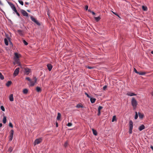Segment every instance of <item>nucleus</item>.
<instances>
[{"mask_svg":"<svg viewBox=\"0 0 153 153\" xmlns=\"http://www.w3.org/2000/svg\"><path fill=\"white\" fill-rule=\"evenodd\" d=\"M131 103L133 107V109H135L137 105V102L134 98L133 97L131 100Z\"/></svg>","mask_w":153,"mask_h":153,"instance_id":"obj_1","label":"nucleus"},{"mask_svg":"<svg viewBox=\"0 0 153 153\" xmlns=\"http://www.w3.org/2000/svg\"><path fill=\"white\" fill-rule=\"evenodd\" d=\"M129 132L130 134H131L133 126V123L132 120H131L129 121Z\"/></svg>","mask_w":153,"mask_h":153,"instance_id":"obj_2","label":"nucleus"},{"mask_svg":"<svg viewBox=\"0 0 153 153\" xmlns=\"http://www.w3.org/2000/svg\"><path fill=\"white\" fill-rule=\"evenodd\" d=\"M42 141V138L36 139L34 141L33 144L34 146L38 144L41 143Z\"/></svg>","mask_w":153,"mask_h":153,"instance_id":"obj_3","label":"nucleus"},{"mask_svg":"<svg viewBox=\"0 0 153 153\" xmlns=\"http://www.w3.org/2000/svg\"><path fill=\"white\" fill-rule=\"evenodd\" d=\"M33 81L31 80V81L30 82V86H33L37 81V79L35 77H33Z\"/></svg>","mask_w":153,"mask_h":153,"instance_id":"obj_4","label":"nucleus"},{"mask_svg":"<svg viewBox=\"0 0 153 153\" xmlns=\"http://www.w3.org/2000/svg\"><path fill=\"white\" fill-rule=\"evenodd\" d=\"M14 131L13 130H11L10 132V135L9 136V140L11 141L12 140Z\"/></svg>","mask_w":153,"mask_h":153,"instance_id":"obj_5","label":"nucleus"},{"mask_svg":"<svg viewBox=\"0 0 153 153\" xmlns=\"http://www.w3.org/2000/svg\"><path fill=\"white\" fill-rule=\"evenodd\" d=\"M21 12L22 15L28 17V13L25 10H21Z\"/></svg>","mask_w":153,"mask_h":153,"instance_id":"obj_6","label":"nucleus"},{"mask_svg":"<svg viewBox=\"0 0 153 153\" xmlns=\"http://www.w3.org/2000/svg\"><path fill=\"white\" fill-rule=\"evenodd\" d=\"M19 68H16L14 71V72L13 73V75L14 76H16V75H17L18 74L19 72Z\"/></svg>","mask_w":153,"mask_h":153,"instance_id":"obj_7","label":"nucleus"},{"mask_svg":"<svg viewBox=\"0 0 153 153\" xmlns=\"http://www.w3.org/2000/svg\"><path fill=\"white\" fill-rule=\"evenodd\" d=\"M10 4V7H11V8L15 12L17 10L15 6L13 4L11 3H10V4Z\"/></svg>","mask_w":153,"mask_h":153,"instance_id":"obj_8","label":"nucleus"},{"mask_svg":"<svg viewBox=\"0 0 153 153\" xmlns=\"http://www.w3.org/2000/svg\"><path fill=\"white\" fill-rule=\"evenodd\" d=\"M30 71V70L28 68H25V73L27 75H28Z\"/></svg>","mask_w":153,"mask_h":153,"instance_id":"obj_9","label":"nucleus"},{"mask_svg":"<svg viewBox=\"0 0 153 153\" xmlns=\"http://www.w3.org/2000/svg\"><path fill=\"white\" fill-rule=\"evenodd\" d=\"M15 61L16 64H18L19 66H21V64L19 61V59L18 58L15 59Z\"/></svg>","mask_w":153,"mask_h":153,"instance_id":"obj_10","label":"nucleus"},{"mask_svg":"<svg viewBox=\"0 0 153 153\" xmlns=\"http://www.w3.org/2000/svg\"><path fill=\"white\" fill-rule=\"evenodd\" d=\"M47 66L48 67V70L49 71H50L51 70L53 67L52 65L50 64H49L47 65Z\"/></svg>","mask_w":153,"mask_h":153,"instance_id":"obj_11","label":"nucleus"},{"mask_svg":"<svg viewBox=\"0 0 153 153\" xmlns=\"http://www.w3.org/2000/svg\"><path fill=\"white\" fill-rule=\"evenodd\" d=\"M127 95L129 96H135L136 95L134 93H131L130 92H128L127 93Z\"/></svg>","mask_w":153,"mask_h":153,"instance_id":"obj_12","label":"nucleus"},{"mask_svg":"<svg viewBox=\"0 0 153 153\" xmlns=\"http://www.w3.org/2000/svg\"><path fill=\"white\" fill-rule=\"evenodd\" d=\"M145 128V126L143 125H142L139 127L138 128L140 131H141L144 129Z\"/></svg>","mask_w":153,"mask_h":153,"instance_id":"obj_13","label":"nucleus"},{"mask_svg":"<svg viewBox=\"0 0 153 153\" xmlns=\"http://www.w3.org/2000/svg\"><path fill=\"white\" fill-rule=\"evenodd\" d=\"M138 114L140 119H142L144 117V115L143 114L141 113L140 112H138Z\"/></svg>","mask_w":153,"mask_h":153,"instance_id":"obj_14","label":"nucleus"},{"mask_svg":"<svg viewBox=\"0 0 153 153\" xmlns=\"http://www.w3.org/2000/svg\"><path fill=\"white\" fill-rule=\"evenodd\" d=\"M9 100L11 101H13L14 100V99L13 97V94H11L10 95L9 97Z\"/></svg>","mask_w":153,"mask_h":153,"instance_id":"obj_15","label":"nucleus"},{"mask_svg":"<svg viewBox=\"0 0 153 153\" xmlns=\"http://www.w3.org/2000/svg\"><path fill=\"white\" fill-rule=\"evenodd\" d=\"M92 130L93 134L95 135H97V133L96 131L93 128H92Z\"/></svg>","mask_w":153,"mask_h":153,"instance_id":"obj_16","label":"nucleus"},{"mask_svg":"<svg viewBox=\"0 0 153 153\" xmlns=\"http://www.w3.org/2000/svg\"><path fill=\"white\" fill-rule=\"evenodd\" d=\"M96 100V99L95 98H90V101L92 103H94Z\"/></svg>","mask_w":153,"mask_h":153,"instance_id":"obj_17","label":"nucleus"},{"mask_svg":"<svg viewBox=\"0 0 153 153\" xmlns=\"http://www.w3.org/2000/svg\"><path fill=\"white\" fill-rule=\"evenodd\" d=\"M76 107L77 108H83V106L80 104H78Z\"/></svg>","mask_w":153,"mask_h":153,"instance_id":"obj_18","label":"nucleus"},{"mask_svg":"<svg viewBox=\"0 0 153 153\" xmlns=\"http://www.w3.org/2000/svg\"><path fill=\"white\" fill-rule=\"evenodd\" d=\"M36 90L38 92H41L42 91L41 88L40 87H37L36 88Z\"/></svg>","mask_w":153,"mask_h":153,"instance_id":"obj_19","label":"nucleus"},{"mask_svg":"<svg viewBox=\"0 0 153 153\" xmlns=\"http://www.w3.org/2000/svg\"><path fill=\"white\" fill-rule=\"evenodd\" d=\"M61 115L59 113H58V114H57V118H56L57 120H59L60 119L61 117Z\"/></svg>","mask_w":153,"mask_h":153,"instance_id":"obj_20","label":"nucleus"},{"mask_svg":"<svg viewBox=\"0 0 153 153\" xmlns=\"http://www.w3.org/2000/svg\"><path fill=\"white\" fill-rule=\"evenodd\" d=\"M94 18L96 21V22H97L99 21L101 19L100 17V16H98L97 17H94Z\"/></svg>","mask_w":153,"mask_h":153,"instance_id":"obj_21","label":"nucleus"},{"mask_svg":"<svg viewBox=\"0 0 153 153\" xmlns=\"http://www.w3.org/2000/svg\"><path fill=\"white\" fill-rule=\"evenodd\" d=\"M142 8L143 10L144 11H147V7L146 6H142Z\"/></svg>","mask_w":153,"mask_h":153,"instance_id":"obj_22","label":"nucleus"},{"mask_svg":"<svg viewBox=\"0 0 153 153\" xmlns=\"http://www.w3.org/2000/svg\"><path fill=\"white\" fill-rule=\"evenodd\" d=\"M17 32L19 33V34L21 35H23L22 31L21 30H17Z\"/></svg>","mask_w":153,"mask_h":153,"instance_id":"obj_23","label":"nucleus"},{"mask_svg":"<svg viewBox=\"0 0 153 153\" xmlns=\"http://www.w3.org/2000/svg\"><path fill=\"white\" fill-rule=\"evenodd\" d=\"M6 117L5 116H4L3 119V122L5 124L6 122Z\"/></svg>","mask_w":153,"mask_h":153,"instance_id":"obj_24","label":"nucleus"},{"mask_svg":"<svg viewBox=\"0 0 153 153\" xmlns=\"http://www.w3.org/2000/svg\"><path fill=\"white\" fill-rule=\"evenodd\" d=\"M28 90L27 89H23V93L24 94H27L28 92Z\"/></svg>","mask_w":153,"mask_h":153,"instance_id":"obj_25","label":"nucleus"},{"mask_svg":"<svg viewBox=\"0 0 153 153\" xmlns=\"http://www.w3.org/2000/svg\"><path fill=\"white\" fill-rule=\"evenodd\" d=\"M12 82L11 81H8L7 82L6 84V85L7 86H9L11 84Z\"/></svg>","mask_w":153,"mask_h":153,"instance_id":"obj_26","label":"nucleus"},{"mask_svg":"<svg viewBox=\"0 0 153 153\" xmlns=\"http://www.w3.org/2000/svg\"><path fill=\"white\" fill-rule=\"evenodd\" d=\"M30 19L33 22H35V21L36 20V19H35L34 18L33 16H30Z\"/></svg>","mask_w":153,"mask_h":153,"instance_id":"obj_27","label":"nucleus"},{"mask_svg":"<svg viewBox=\"0 0 153 153\" xmlns=\"http://www.w3.org/2000/svg\"><path fill=\"white\" fill-rule=\"evenodd\" d=\"M116 116H113L112 119V121L114 122V121H116Z\"/></svg>","mask_w":153,"mask_h":153,"instance_id":"obj_28","label":"nucleus"},{"mask_svg":"<svg viewBox=\"0 0 153 153\" xmlns=\"http://www.w3.org/2000/svg\"><path fill=\"white\" fill-rule=\"evenodd\" d=\"M4 42H5V44L6 45H8V43L7 40L6 38H5L4 39Z\"/></svg>","mask_w":153,"mask_h":153,"instance_id":"obj_29","label":"nucleus"},{"mask_svg":"<svg viewBox=\"0 0 153 153\" xmlns=\"http://www.w3.org/2000/svg\"><path fill=\"white\" fill-rule=\"evenodd\" d=\"M137 74H139L140 75H144L145 74V73L144 72H138Z\"/></svg>","mask_w":153,"mask_h":153,"instance_id":"obj_30","label":"nucleus"},{"mask_svg":"<svg viewBox=\"0 0 153 153\" xmlns=\"http://www.w3.org/2000/svg\"><path fill=\"white\" fill-rule=\"evenodd\" d=\"M0 78L2 80L4 79V77L3 76L1 72H0Z\"/></svg>","mask_w":153,"mask_h":153,"instance_id":"obj_31","label":"nucleus"},{"mask_svg":"<svg viewBox=\"0 0 153 153\" xmlns=\"http://www.w3.org/2000/svg\"><path fill=\"white\" fill-rule=\"evenodd\" d=\"M135 116L134 119L135 120H136L138 118V114L137 113V112H135Z\"/></svg>","mask_w":153,"mask_h":153,"instance_id":"obj_32","label":"nucleus"},{"mask_svg":"<svg viewBox=\"0 0 153 153\" xmlns=\"http://www.w3.org/2000/svg\"><path fill=\"white\" fill-rule=\"evenodd\" d=\"M15 55L16 58L19 59V55L18 53H15Z\"/></svg>","mask_w":153,"mask_h":153,"instance_id":"obj_33","label":"nucleus"},{"mask_svg":"<svg viewBox=\"0 0 153 153\" xmlns=\"http://www.w3.org/2000/svg\"><path fill=\"white\" fill-rule=\"evenodd\" d=\"M102 108H103L102 107L100 106L98 108V111H100L101 109H102Z\"/></svg>","mask_w":153,"mask_h":153,"instance_id":"obj_34","label":"nucleus"},{"mask_svg":"<svg viewBox=\"0 0 153 153\" xmlns=\"http://www.w3.org/2000/svg\"><path fill=\"white\" fill-rule=\"evenodd\" d=\"M19 2L21 5H23V2L22 1V0H19Z\"/></svg>","mask_w":153,"mask_h":153,"instance_id":"obj_35","label":"nucleus"},{"mask_svg":"<svg viewBox=\"0 0 153 153\" xmlns=\"http://www.w3.org/2000/svg\"><path fill=\"white\" fill-rule=\"evenodd\" d=\"M34 22L38 25L39 26L40 25V23L37 20Z\"/></svg>","mask_w":153,"mask_h":153,"instance_id":"obj_36","label":"nucleus"},{"mask_svg":"<svg viewBox=\"0 0 153 153\" xmlns=\"http://www.w3.org/2000/svg\"><path fill=\"white\" fill-rule=\"evenodd\" d=\"M13 150V148L12 147H10L8 149V151L10 152H11Z\"/></svg>","mask_w":153,"mask_h":153,"instance_id":"obj_37","label":"nucleus"},{"mask_svg":"<svg viewBox=\"0 0 153 153\" xmlns=\"http://www.w3.org/2000/svg\"><path fill=\"white\" fill-rule=\"evenodd\" d=\"M1 109L3 111H5V109L4 107L3 106H1Z\"/></svg>","mask_w":153,"mask_h":153,"instance_id":"obj_38","label":"nucleus"},{"mask_svg":"<svg viewBox=\"0 0 153 153\" xmlns=\"http://www.w3.org/2000/svg\"><path fill=\"white\" fill-rule=\"evenodd\" d=\"M23 42L25 45H28L27 42H26L25 40H23Z\"/></svg>","mask_w":153,"mask_h":153,"instance_id":"obj_39","label":"nucleus"},{"mask_svg":"<svg viewBox=\"0 0 153 153\" xmlns=\"http://www.w3.org/2000/svg\"><path fill=\"white\" fill-rule=\"evenodd\" d=\"M72 123H68V124H67V126H69V127H70V126H72Z\"/></svg>","mask_w":153,"mask_h":153,"instance_id":"obj_40","label":"nucleus"},{"mask_svg":"<svg viewBox=\"0 0 153 153\" xmlns=\"http://www.w3.org/2000/svg\"><path fill=\"white\" fill-rule=\"evenodd\" d=\"M9 126L10 127H11V128H13V124H12V123H11L10 122L9 123Z\"/></svg>","mask_w":153,"mask_h":153,"instance_id":"obj_41","label":"nucleus"},{"mask_svg":"<svg viewBox=\"0 0 153 153\" xmlns=\"http://www.w3.org/2000/svg\"><path fill=\"white\" fill-rule=\"evenodd\" d=\"M26 79L29 81V82L31 81V79L28 77L26 78Z\"/></svg>","mask_w":153,"mask_h":153,"instance_id":"obj_42","label":"nucleus"},{"mask_svg":"<svg viewBox=\"0 0 153 153\" xmlns=\"http://www.w3.org/2000/svg\"><path fill=\"white\" fill-rule=\"evenodd\" d=\"M15 12L16 13V14L19 17L20 16L17 10Z\"/></svg>","mask_w":153,"mask_h":153,"instance_id":"obj_43","label":"nucleus"},{"mask_svg":"<svg viewBox=\"0 0 153 153\" xmlns=\"http://www.w3.org/2000/svg\"><path fill=\"white\" fill-rule=\"evenodd\" d=\"M68 144V143L67 142H66L65 143L64 145L65 147H66V146H67Z\"/></svg>","mask_w":153,"mask_h":153,"instance_id":"obj_44","label":"nucleus"},{"mask_svg":"<svg viewBox=\"0 0 153 153\" xmlns=\"http://www.w3.org/2000/svg\"><path fill=\"white\" fill-rule=\"evenodd\" d=\"M107 86L106 85H105V86H104L103 88V90H105V89H106V88H107Z\"/></svg>","mask_w":153,"mask_h":153,"instance_id":"obj_45","label":"nucleus"},{"mask_svg":"<svg viewBox=\"0 0 153 153\" xmlns=\"http://www.w3.org/2000/svg\"><path fill=\"white\" fill-rule=\"evenodd\" d=\"M85 94L87 96V97H88V98H90V97L89 96L88 94L86 93H85Z\"/></svg>","mask_w":153,"mask_h":153,"instance_id":"obj_46","label":"nucleus"},{"mask_svg":"<svg viewBox=\"0 0 153 153\" xmlns=\"http://www.w3.org/2000/svg\"><path fill=\"white\" fill-rule=\"evenodd\" d=\"M134 71L136 73H137V74L138 73V72L137 70L135 68H134Z\"/></svg>","mask_w":153,"mask_h":153,"instance_id":"obj_47","label":"nucleus"},{"mask_svg":"<svg viewBox=\"0 0 153 153\" xmlns=\"http://www.w3.org/2000/svg\"><path fill=\"white\" fill-rule=\"evenodd\" d=\"M88 8V5H86L85 7V9L86 10H87Z\"/></svg>","mask_w":153,"mask_h":153,"instance_id":"obj_48","label":"nucleus"},{"mask_svg":"<svg viewBox=\"0 0 153 153\" xmlns=\"http://www.w3.org/2000/svg\"><path fill=\"white\" fill-rule=\"evenodd\" d=\"M100 111H98V113H97V115L98 116H100Z\"/></svg>","mask_w":153,"mask_h":153,"instance_id":"obj_49","label":"nucleus"},{"mask_svg":"<svg viewBox=\"0 0 153 153\" xmlns=\"http://www.w3.org/2000/svg\"><path fill=\"white\" fill-rule=\"evenodd\" d=\"M87 68H88L90 69H92L93 68V67H89V66H88L87 67Z\"/></svg>","mask_w":153,"mask_h":153,"instance_id":"obj_50","label":"nucleus"},{"mask_svg":"<svg viewBox=\"0 0 153 153\" xmlns=\"http://www.w3.org/2000/svg\"><path fill=\"white\" fill-rule=\"evenodd\" d=\"M91 13H92V14L93 15H95V13L94 12H93V11L91 12Z\"/></svg>","mask_w":153,"mask_h":153,"instance_id":"obj_51","label":"nucleus"},{"mask_svg":"<svg viewBox=\"0 0 153 153\" xmlns=\"http://www.w3.org/2000/svg\"><path fill=\"white\" fill-rule=\"evenodd\" d=\"M56 127H58V123L56 122Z\"/></svg>","mask_w":153,"mask_h":153,"instance_id":"obj_52","label":"nucleus"},{"mask_svg":"<svg viewBox=\"0 0 153 153\" xmlns=\"http://www.w3.org/2000/svg\"><path fill=\"white\" fill-rule=\"evenodd\" d=\"M150 148H151L153 150V146H150Z\"/></svg>","mask_w":153,"mask_h":153,"instance_id":"obj_53","label":"nucleus"},{"mask_svg":"<svg viewBox=\"0 0 153 153\" xmlns=\"http://www.w3.org/2000/svg\"><path fill=\"white\" fill-rule=\"evenodd\" d=\"M25 4H26L27 5H28V4H29V3L27 2H25Z\"/></svg>","mask_w":153,"mask_h":153,"instance_id":"obj_54","label":"nucleus"},{"mask_svg":"<svg viewBox=\"0 0 153 153\" xmlns=\"http://www.w3.org/2000/svg\"><path fill=\"white\" fill-rule=\"evenodd\" d=\"M2 124L1 123H0V127H1L2 126Z\"/></svg>","mask_w":153,"mask_h":153,"instance_id":"obj_55","label":"nucleus"},{"mask_svg":"<svg viewBox=\"0 0 153 153\" xmlns=\"http://www.w3.org/2000/svg\"><path fill=\"white\" fill-rule=\"evenodd\" d=\"M151 94H152V96H153V91H152V93H151Z\"/></svg>","mask_w":153,"mask_h":153,"instance_id":"obj_56","label":"nucleus"},{"mask_svg":"<svg viewBox=\"0 0 153 153\" xmlns=\"http://www.w3.org/2000/svg\"><path fill=\"white\" fill-rule=\"evenodd\" d=\"M113 12V13L114 14H115L116 15H117L115 13H114V12Z\"/></svg>","mask_w":153,"mask_h":153,"instance_id":"obj_57","label":"nucleus"},{"mask_svg":"<svg viewBox=\"0 0 153 153\" xmlns=\"http://www.w3.org/2000/svg\"><path fill=\"white\" fill-rule=\"evenodd\" d=\"M151 53L152 54H153V51H152L151 52Z\"/></svg>","mask_w":153,"mask_h":153,"instance_id":"obj_58","label":"nucleus"},{"mask_svg":"<svg viewBox=\"0 0 153 153\" xmlns=\"http://www.w3.org/2000/svg\"><path fill=\"white\" fill-rule=\"evenodd\" d=\"M27 12H30V10H27Z\"/></svg>","mask_w":153,"mask_h":153,"instance_id":"obj_59","label":"nucleus"},{"mask_svg":"<svg viewBox=\"0 0 153 153\" xmlns=\"http://www.w3.org/2000/svg\"><path fill=\"white\" fill-rule=\"evenodd\" d=\"M48 16H49V13L48 12Z\"/></svg>","mask_w":153,"mask_h":153,"instance_id":"obj_60","label":"nucleus"}]
</instances>
